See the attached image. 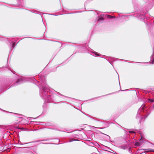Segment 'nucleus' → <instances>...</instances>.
Masks as SVG:
<instances>
[{
    "mask_svg": "<svg viewBox=\"0 0 154 154\" xmlns=\"http://www.w3.org/2000/svg\"><path fill=\"white\" fill-rule=\"evenodd\" d=\"M135 145L137 146H139L140 145V144L139 142H137L135 143Z\"/></svg>",
    "mask_w": 154,
    "mask_h": 154,
    "instance_id": "obj_1",
    "label": "nucleus"
},
{
    "mask_svg": "<svg viewBox=\"0 0 154 154\" xmlns=\"http://www.w3.org/2000/svg\"><path fill=\"white\" fill-rule=\"evenodd\" d=\"M150 102H152L154 101V99H150L149 100Z\"/></svg>",
    "mask_w": 154,
    "mask_h": 154,
    "instance_id": "obj_2",
    "label": "nucleus"
},
{
    "mask_svg": "<svg viewBox=\"0 0 154 154\" xmlns=\"http://www.w3.org/2000/svg\"><path fill=\"white\" fill-rule=\"evenodd\" d=\"M129 133H134V132L133 131H130Z\"/></svg>",
    "mask_w": 154,
    "mask_h": 154,
    "instance_id": "obj_3",
    "label": "nucleus"
},
{
    "mask_svg": "<svg viewBox=\"0 0 154 154\" xmlns=\"http://www.w3.org/2000/svg\"><path fill=\"white\" fill-rule=\"evenodd\" d=\"M108 17H109L110 18H111L112 17L111 16H109Z\"/></svg>",
    "mask_w": 154,
    "mask_h": 154,
    "instance_id": "obj_4",
    "label": "nucleus"
},
{
    "mask_svg": "<svg viewBox=\"0 0 154 154\" xmlns=\"http://www.w3.org/2000/svg\"><path fill=\"white\" fill-rule=\"evenodd\" d=\"M150 151H154L153 150H150Z\"/></svg>",
    "mask_w": 154,
    "mask_h": 154,
    "instance_id": "obj_5",
    "label": "nucleus"
}]
</instances>
